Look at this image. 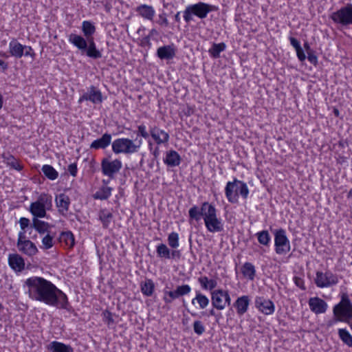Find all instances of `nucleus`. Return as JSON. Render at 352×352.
<instances>
[{"label":"nucleus","mask_w":352,"mask_h":352,"mask_svg":"<svg viewBox=\"0 0 352 352\" xmlns=\"http://www.w3.org/2000/svg\"><path fill=\"white\" fill-rule=\"evenodd\" d=\"M24 286L32 300L67 309L69 301L67 295L51 281L43 277L32 276L25 280Z\"/></svg>","instance_id":"1"},{"label":"nucleus","mask_w":352,"mask_h":352,"mask_svg":"<svg viewBox=\"0 0 352 352\" xmlns=\"http://www.w3.org/2000/svg\"><path fill=\"white\" fill-rule=\"evenodd\" d=\"M81 30L84 36L72 33L68 36L69 42L82 54H85L89 58L93 59L102 58V53L97 49L93 36L96 31L94 23L90 21H83Z\"/></svg>","instance_id":"2"},{"label":"nucleus","mask_w":352,"mask_h":352,"mask_svg":"<svg viewBox=\"0 0 352 352\" xmlns=\"http://www.w3.org/2000/svg\"><path fill=\"white\" fill-rule=\"evenodd\" d=\"M225 195L231 204H238L239 195L246 199L249 195V189L246 183L234 178L232 182H228L225 187Z\"/></svg>","instance_id":"3"},{"label":"nucleus","mask_w":352,"mask_h":352,"mask_svg":"<svg viewBox=\"0 0 352 352\" xmlns=\"http://www.w3.org/2000/svg\"><path fill=\"white\" fill-rule=\"evenodd\" d=\"M217 7L204 2H198L197 3L190 5L186 7L184 12V19L186 22H189L192 19V16H197L199 19H204L208 14L212 11H216Z\"/></svg>","instance_id":"4"},{"label":"nucleus","mask_w":352,"mask_h":352,"mask_svg":"<svg viewBox=\"0 0 352 352\" xmlns=\"http://www.w3.org/2000/svg\"><path fill=\"white\" fill-rule=\"evenodd\" d=\"M142 144V140H139L138 143H135L129 138H118L112 143V151L116 154H131L138 152Z\"/></svg>","instance_id":"5"},{"label":"nucleus","mask_w":352,"mask_h":352,"mask_svg":"<svg viewBox=\"0 0 352 352\" xmlns=\"http://www.w3.org/2000/svg\"><path fill=\"white\" fill-rule=\"evenodd\" d=\"M217 210L215 206L208 201L202 203L200 208L193 206L188 211L190 218L196 221H199L201 218L204 221L205 219L213 217L217 215Z\"/></svg>","instance_id":"6"},{"label":"nucleus","mask_w":352,"mask_h":352,"mask_svg":"<svg viewBox=\"0 0 352 352\" xmlns=\"http://www.w3.org/2000/svg\"><path fill=\"white\" fill-rule=\"evenodd\" d=\"M340 301L333 308V315L341 318L344 322L349 323L352 319V302L347 293H342Z\"/></svg>","instance_id":"7"},{"label":"nucleus","mask_w":352,"mask_h":352,"mask_svg":"<svg viewBox=\"0 0 352 352\" xmlns=\"http://www.w3.org/2000/svg\"><path fill=\"white\" fill-rule=\"evenodd\" d=\"M330 18L334 23L342 26L352 25V4L347 3L345 6L333 12Z\"/></svg>","instance_id":"8"},{"label":"nucleus","mask_w":352,"mask_h":352,"mask_svg":"<svg viewBox=\"0 0 352 352\" xmlns=\"http://www.w3.org/2000/svg\"><path fill=\"white\" fill-rule=\"evenodd\" d=\"M47 205H52V199L45 195H41L36 201L32 202L30 206V212L33 215V218L47 217Z\"/></svg>","instance_id":"9"},{"label":"nucleus","mask_w":352,"mask_h":352,"mask_svg":"<svg viewBox=\"0 0 352 352\" xmlns=\"http://www.w3.org/2000/svg\"><path fill=\"white\" fill-rule=\"evenodd\" d=\"M210 294L213 308H216L217 310H223L231 305V298L228 291L218 289L211 292Z\"/></svg>","instance_id":"10"},{"label":"nucleus","mask_w":352,"mask_h":352,"mask_svg":"<svg viewBox=\"0 0 352 352\" xmlns=\"http://www.w3.org/2000/svg\"><path fill=\"white\" fill-rule=\"evenodd\" d=\"M274 234L276 253L281 255L289 252L290 251V242L287 236L286 231L280 228L275 230Z\"/></svg>","instance_id":"11"},{"label":"nucleus","mask_w":352,"mask_h":352,"mask_svg":"<svg viewBox=\"0 0 352 352\" xmlns=\"http://www.w3.org/2000/svg\"><path fill=\"white\" fill-rule=\"evenodd\" d=\"M122 167L120 160H111L110 157H104L101 161V170L104 175L109 179H113Z\"/></svg>","instance_id":"12"},{"label":"nucleus","mask_w":352,"mask_h":352,"mask_svg":"<svg viewBox=\"0 0 352 352\" xmlns=\"http://www.w3.org/2000/svg\"><path fill=\"white\" fill-rule=\"evenodd\" d=\"M314 281L318 287L324 288L336 285L339 280L336 274L328 270L325 272H317Z\"/></svg>","instance_id":"13"},{"label":"nucleus","mask_w":352,"mask_h":352,"mask_svg":"<svg viewBox=\"0 0 352 352\" xmlns=\"http://www.w3.org/2000/svg\"><path fill=\"white\" fill-rule=\"evenodd\" d=\"M84 100L90 101L94 104H99L103 100L102 94L97 87L91 85L87 89V91L80 97L78 102L81 103Z\"/></svg>","instance_id":"14"},{"label":"nucleus","mask_w":352,"mask_h":352,"mask_svg":"<svg viewBox=\"0 0 352 352\" xmlns=\"http://www.w3.org/2000/svg\"><path fill=\"white\" fill-rule=\"evenodd\" d=\"M255 306L265 315H271L275 310L274 302L263 296H258L256 298Z\"/></svg>","instance_id":"15"},{"label":"nucleus","mask_w":352,"mask_h":352,"mask_svg":"<svg viewBox=\"0 0 352 352\" xmlns=\"http://www.w3.org/2000/svg\"><path fill=\"white\" fill-rule=\"evenodd\" d=\"M310 310L316 314H324L328 308L327 303L319 297H312L308 301Z\"/></svg>","instance_id":"16"},{"label":"nucleus","mask_w":352,"mask_h":352,"mask_svg":"<svg viewBox=\"0 0 352 352\" xmlns=\"http://www.w3.org/2000/svg\"><path fill=\"white\" fill-rule=\"evenodd\" d=\"M55 203L58 212L63 216H66L71 203L69 196L65 193H60L56 196Z\"/></svg>","instance_id":"17"},{"label":"nucleus","mask_w":352,"mask_h":352,"mask_svg":"<svg viewBox=\"0 0 352 352\" xmlns=\"http://www.w3.org/2000/svg\"><path fill=\"white\" fill-rule=\"evenodd\" d=\"M206 229L210 232H220L223 230V224L217 215L204 220Z\"/></svg>","instance_id":"18"},{"label":"nucleus","mask_w":352,"mask_h":352,"mask_svg":"<svg viewBox=\"0 0 352 352\" xmlns=\"http://www.w3.org/2000/svg\"><path fill=\"white\" fill-rule=\"evenodd\" d=\"M250 302V297L245 295L240 296L236 300L233 306L235 307L238 316H241L247 312Z\"/></svg>","instance_id":"19"},{"label":"nucleus","mask_w":352,"mask_h":352,"mask_svg":"<svg viewBox=\"0 0 352 352\" xmlns=\"http://www.w3.org/2000/svg\"><path fill=\"white\" fill-rule=\"evenodd\" d=\"M20 252L28 256H33L38 252V248L36 245L30 240L24 241L17 246Z\"/></svg>","instance_id":"20"},{"label":"nucleus","mask_w":352,"mask_h":352,"mask_svg":"<svg viewBox=\"0 0 352 352\" xmlns=\"http://www.w3.org/2000/svg\"><path fill=\"white\" fill-rule=\"evenodd\" d=\"M8 263L10 267L16 272H21L25 267L24 259L17 254L9 255Z\"/></svg>","instance_id":"21"},{"label":"nucleus","mask_w":352,"mask_h":352,"mask_svg":"<svg viewBox=\"0 0 352 352\" xmlns=\"http://www.w3.org/2000/svg\"><path fill=\"white\" fill-rule=\"evenodd\" d=\"M111 142V135L109 133H104L100 138L95 140L90 145L91 149H100L106 148Z\"/></svg>","instance_id":"22"},{"label":"nucleus","mask_w":352,"mask_h":352,"mask_svg":"<svg viewBox=\"0 0 352 352\" xmlns=\"http://www.w3.org/2000/svg\"><path fill=\"white\" fill-rule=\"evenodd\" d=\"M157 56L162 60L173 59L175 55V50L173 45H164L157 50Z\"/></svg>","instance_id":"23"},{"label":"nucleus","mask_w":352,"mask_h":352,"mask_svg":"<svg viewBox=\"0 0 352 352\" xmlns=\"http://www.w3.org/2000/svg\"><path fill=\"white\" fill-rule=\"evenodd\" d=\"M150 133L152 138L157 144L166 142L169 138V135L166 132L157 127L151 128Z\"/></svg>","instance_id":"24"},{"label":"nucleus","mask_w":352,"mask_h":352,"mask_svg":"<svg viewBox=\"0 0 352 352\" xmlns=\"http://www.w3.org/2000/svg\"><path fill=\"white\" fill-rule=\"evenodd\" d=\"M46 348L50 352H74L70 345L58 341L51 342Z\"/></svg>","instance_id":"25"},{"label":"nucleus","mask_w":352,"mask_h":352,"mask_svg":"<svg viewBox=\"0 0 352 352\" xmlns=\"http://www.w3.org/2000/svg\"><path fill=\"white\" fill-rule=\"evenodd\" d=\"M24 46L16 39H13L9 43V52L11 56L20 58L23 56Z\"/></svg>","instance_id":"26"},{"label":"nucleus","mask_w":352,"mask_h":352,"mask_svg":"<svg viewBox=\"0 0 352 352\" xmlns=\"http://www.w3.org/2000/svg\"><path fill=\"white\" fill-rule=\"evenodd\" d=\"M30 227L35 229L40 234H45L47 232H50L49 231L51 227L50 225L47 222L39 220L36 218L32 219V223Z\"/></svg>","instance_id":"27"},{"label":"nucleus","mask_w":352,"mask_h":352,"mask_svg":"<svg viewBox=\"0 0 352 352\" xmlns=\"http://www.w3.org/2000/svg\"><path fill=\"white\" fill-rule=\"evenodd\" d=\"M136 12L143 18L153 20L155 15V10L151 6L146 4L140 5L136 8Z\"/></svg>","instance_id":"28"},{"label":"nucleus","mask_w":352,"mask_h":352,"mask_svg":"<svg viewBox=\"0 0 352 352\" xmlns=\"http://www.w3.org/2000/svg\"><path fill=\"white\" fill-rule=\"evenodd\" d=\"M196 296L192 299V304L195 305L196 303L198 305V307L200 309H206L210 302L209 298L203 294L200 291H196Z\"/></svg>","instance_id":"29"},{"label":"nucleus","mask_w":352,"mask_h":352,"mask_svg":"<svg viewBox=\"0 0 352 352\" xmlns=\"http://www.w3.org/2000/svg\"><path fill=\"white\" fill-rule=\"evenodd\" d=\"M243 276L250 280H253L256 276L255 266L250 262H245L241 268Z\"/></svg>","instance_id":"30"},{"label":"nucleus","mask_w":352,"mask_h":352,"mask_svg":"<svg viewBox=\"0 0 352 352\" xmlns=\"http://www.w3.org/2000/svg\"><path fill=\"white\" fill-rule=\"evenodd\" d=\"M98 217L102 224V228L107 229L109 228L113 215L108 209L104 208L99 211Z\"/></svg>","instance_id":"31"},{"label":"nucleus","mask_w":352,"mask_h":352,"mask_svg":"<svg viewBox=\"0 0 352 352\" xmlns=\"http://www.w3.org/2000/svg\"><path fill=\"white\" fill-rule=\"evenodd\" d=\"M198 282L203 289L210 290V292L214 290L217 285V282L215 279H209L206 276L198 278Z\"/></svg>","instance_id":"32"},{"label":"nucleus","mask_w":352,"mask_h":352,"mask_svg":"<svg viewBox=\"0 0 352 352\" xmlns=\"http://www.w3.org/2000/svg\"><path fill=\"white\" fill-rule=\"evenodd\" d=\"M157 256L160 258L165 259H170L175 256V251L173 250L171 252L169 248L163 243L160 244L157 247L156 250Z\"/></svg>","instance_id":"33"},{"label":"nucleus","mask_w":352,"mask_h":352,"mask_svg":"<svg viewBox=\"0 0 352 352\" xmlns=\"http://www.w3.org/2000/svg\"><path fill=\"white\" fill-rule=\"evenodd\" d=\"M2 158L3 159V162L12 168L17 170H21L22 169V166L19 164L18 160L13 155L8 153H3L2 155Z\"/></svg>","instance_id":"34"},{"label":"nucleus","mask_w":352,"mask_h":352,"mask_svg":"<svg viewBox=\"0 0 352 352\" xmlns=\"http://www.w3.org/2000/svg\"><path fill=\"white\" fill-rule=\"evenodd\" d=\"M290 44L294 47V48L296 50V55L298 56V58L300 61H304L306 59L305 54L304 53L303 50L302 49L300 46V43L298 39H296L294 37L290 36L289 38Z\"/></svg>","instance_id":"35"},{"label":"nucleus","mask_w":352,"mask_h":352,"mask_svg":"<svg viewBox=\"0 0 352 352\" xmlns=\"http://www.w3.org/2000/svg\"><path fill=\"white\" fill-rule=\"evenodd\" d=\"M54 236L55 233L52 234L51 232H47L42 239V245L40 248L43 250H49L52 248L54 243Z\"/></svg>","instance_id":"36"},{"label":"nucleus","mask_w":352,"mask_h":352,"mask_svg":"<svg viewBox=\"0 0 352 352\" xmlns=\"http://www.w3.org/2000/svg\"><path fill=\"white\" fill-rule=\"evenodd\" d=\"M59 240L61 243H65L70 248L75 244L74 236L70 231L61 232Z\"/></svg>","instance_id":"37"},{"label":"nucleus","mask_w":352,"mask_h":352,"mask_svg":"<svg viewBox=\"0 0 352 352\" xmlns=\"http://www.w3.org/2000/svg\"><path fill=\"white\" fill-rule=\"evenodd\" d=\"M112 188L103 186L94 194V198L100 200L107 199L111 195Z\"/></svg>","instance_id":"38"},{"label":"nucleus","mask_w":352,"mask_h":352,"mask_svg":"<svg viewBox=\"0 0 352 352\" xmlns=\"http://www.w3.org/2000/svg\"><path fill=\"white\" fill-rule=\"evenodd\" d=\"M226 45L224 43H213L208 52L212 58H217L220 56V53L226 50Z\"/></svg>","instance_id":"39"},{"label":"nucleus","mask_w":352,"mask_h":352,"mask_svg":"<svg viewBox=\"0 0 352 352\" xmlns=\"http://www.w3.org/2000/svg\"><path fill=\"white\" fill-rule=\"evenodd\" d=\"M142 294L146 296H151L154 291L155 285L152 280L146 279L140 285Z\"/></svg>","instance_id":"40"},{"label":"nucleus","mask_w":352,"mask_h":352,"mask_svg":"<svg viewBox=\"0 0 352 352\" xmlns=\"http://www.w3.org/2000/svg\"><path fill=\"white\" fill-rule=\"evenodd\" d=\"M338 336L344 344L349 347H352V336L346 329H339Z\"/></svg>","instance_id":"41"},{"label":"nucleus","mask_w":352,"mask_h":352,"mask_svg":"<svg viewBox=\"0 0 352 352\" xmlns=\"http://www.w3.org/2000/svg\"><path fill=\"white\" fill-rule=\"evenodd\" d=\"M41 170L45 176L50 180H54L58 177V173L51 165H43Z\"/></svg>","instance_id":"42"},{"label":"nucleus","mask_w":352,"mask_h":352,"mask_svg":"<svg viewBox=\"0 0 352 352\" xmlns=\"http://www.w3.org/2000/svg\"><path fill=\"white\" fill-rule=\"evenodd\" d=\"M256 235L257 236L258 241L260 244L265 246L269 245L271 241V236L267 230H262L261 232H258L256 233Z\"/></svg>","instance_id":"43"},{"label":"nucleus","mask_w":352,"mask_h":352,"mask_svg":"<svg viewBox=\"0 0 352 352\" xmlns=\"http://www.w3.org/2000/svg\"><path fill=\"white\" fill-rule=\"evenodd\" d=\"M164 161L168 166H175L176 165V151H170L169 153H167Z\"/></svg>","instance_id":"44"},{"label":"nucleus","mask_w":352,"mask_h":352,"mask_svg":"<svg viewBox=\"0 0 352 352\" xmlns=\"http://www.w3.org/2000/svg\"><path fill=\"white\" fill-rule=\"evenodd\" d=\"M192 327L194 332L198 336H201L205 332V327L201 320H195Z\"/></svg>","instance_id":"45"},{"label":"nucleus","mask_w":352,"mask_h":352,"mask_svg":"<svg viewBox=\"0 0 352 352\" xmlns=\"http://www.w3.org/2000/svg\"><path fill=\"white\" fill-rule=\"evenodd\" d=\"M103 321L108 326H111L115 324V321L113 317V314L108 310H105L102 312Z\"/></svg>","instance_id":"46"},{"label":"nucleus","mask_w":352,"mask_h":352,"mask_svg":"<svg viewBox=\"0 0 352 352\" xmlns=\"http://www.w3.org/2000/svg\"><path fill=\"white\" fill-rule=\"evenodd\" d=\"M176 298V290H169L166 287L164 290V300L166 302H172Z\"/></svg>","instance_id":"47"},{"label":"nucleus","mask_w":352,"mask_h":352,"mask_svg":"<svg viewBox=\"0 0 352 352\" xmlns=\"http://www.w3.org/2000/svg\"><path fill=\"white\" fill-rule=\"evenodd\" d=\"M137 135H140L141 137L147 139L149 138V133L146 131V127L144 124H140L138 126V132Z\"/></svg>","instance_id":"48"},{"label":"nucleus","mask_w":352,"mask_h":352,"mask_svg":"<svg viewBox=\"0 0 352 352\" xmlns=\"http://www.w3.org/2000/svg\"><path fill=\"white\" fill-rule=\"evenodd\" d=\"M190 290L191 288L188 285L177 286V296L188 294L190 293Z\"/></svg>","instance_id":"49"},{"label":"nucleus","mask_w":352,"mask_h":352,"mask_svg":"<svg viewBox=\"0 0 352 352\" xmlns=\"http://www.w3.org/2000/svg\"><path fill=\"white\" fill-rule=\"evenodd\" d=\"M338 322H344V320L337 315H333V317L327 321V328L329 329L336 324Z\"/></svg>","instance_id":"50"},{"label":"nucleus","mask_w":352,"mask_h":352,"mask_svg":"<svg viewBox=\"0 0 352 352\" xmlns=\"http://www.w3.org/2000/svg\"><path fill=\"white\" fill-rule=\"evenodd\" d=\"M294 281L295 285L298 287H299L302 290H305L306 289V287L305 286L304 280L302 278L298 277V276H294Z\"/></svg>","instance_id":"51"},{"label":"nucleus","mask_w":352,"mask_h":352,"mask_svg":"<svg viewBox=\"0 0 352 352\" xmlns=\"http://www.w3.org/2000/svg\"><path fill=\"white\" fill-rule=\"evenodd\" d=\"M23 55L25 56H30L33 59L34 58L36 54L30 46L25 45L24 46V51H23Z\"/></svg>","instance_id":"52"},{"label":"nucleus","mask_w":352,"mask_h":352,"mask_svg":"<svg viewBox=\"0 0 352 352\" xmlns=\"http://www.w3.org/2000/svg\"><path fill=\"white\" fill-rule=\"evenodd\" d=\"M307 59L311 64H313L315 66L318 64V57L314 54V51L310 52L307 54Z\"/></svg>","instance_id":"53"},{"label":"nucleus","mask_w":352,"mask_h":352,"mask_svg":"<svg viewBox=\"0 0 352 352\" xmlns=\"http://www.w3.org/2000/svg\"><path fill=\"white\" fill-rule=\"evenodd\" d=\"M70 175L73 177H76L78 172L77 165L76 163L71 164L68 166L67 168Z\"/></svg>","instance_id":"54"},{"label":"nucleus","mask_w":352,"mask_h":352,"mask_svg":"<svg viewBox=\"0 0 352 352\" xmlns=\"http://www.w3.org/2000/svg\"><path fill=\"white\" fill-rule=\"evenodd\" d=\"M19 224L21 230H25V229L30 225V220L28 218L21 217L19 219Z\"/></svg>","instance_id":"55"},{"label":"nucleus","mask_w":352,"mask_h":352,"mask_svg":"<svg viewBox=\"0 0 352 352\" xmlns=\"http://www.w3.org/2000/svg\"><path fill=\"white\" fill-rule=\"evenodd\" d=\"M0 56L3 57H8L6 54L4 52L0 53ZM8 64L4 60L0 59V69H1L3 72H5L8 69Z\"/></svg>","instance_id":"56"},{"label":"nucleus","mask_w":352,"mask_h":352,"mask_svg":"<svg viewBox=\"0 0 352 352\" xmlns=\"http://www.w3.org/2000/svg\"><path fill=\"white\" fill-rule=\"evenodd\" d=\"M169 245L172 248L176 247V233L172 232L168 236Z\"/></svg>","instance_id":"57"},{"label":"nucleus","mask_w":352,"mask_h":352,"mask_svg":"<svg viewBox=\"0 0 352 352\" xmlns=\"http://www.w3.org/2000/svg\"><path fill=\"white\" fill-rule=\"evenodd\" d=\"M27 240L28 239H26L25 231L23 230V231L19 232V236H18V239H17V244H16L17 246L19 245V243H23L24 241H27Z\"/></svg>","instance_id":"58"},{"label":"nucleus","mask_w":352,"mask_h":352,"mask_svg":"<svg viewBox=\"0 0 352 352\" xmlns=\"http://www.w3.org/2000/svg\"><path fill=\"white\" fill-rule=\"evenodd\" d=\"M142 45H144V46L145 45H148V46L151 45L150 35H148L142 39Z\"/></svg>","instance_id":"59"},{"label":"nucleus","mask_w":352,"mask_h":352,"mask_svg":"<svg viewBox=\"0 0 352 352\" xmlns=\"http://www.w3.org/2000/svg\"><path fill=\"white\" fill-rule=\"evenodd\" d=\"M166 14L165 13L160 16V23L161 25H168V20L164 16Z\"/></svg>","instance_id":"60"},{"label":"nucleus","mask_w":352,"mask_h":352,"mask_svg":"<svg viewBox=\"0 0 352 352\" xmlns=\"http://www.w3.org/2000/svg\"><path fill=\"white\" fill-rule=\"evenodd\" d=\"M304 47H305V50L307 51V54L310 52H313V50L311 49L309 44L307 42H305L304 43Z\"/></svg>","instance_id":"61"},{"label":"nucleus","mask_w":352,"mask_h":352,"mask_svg":"<svg viewBox=\"0 0 352 352\" xmlns=\"http://www.w3.org/2000/svg\"><path fill=\"white\" fill-rule=\"evenodd\" d=\"M215 308H212L209 312H208V316H216V314H217V312L215 311L214 310Z\"/></svg>","instance_id":"62"},{"label":"nucleus","mask_w":352,"mask_h":352,"mask_svg":"<svg viewBox=\"0 0 352 352\" xmlns=\"http://www.w3.org/2000/svg\"><path fill=\"white\" fill-rule=\"evenodd\" d=\"M333 113L336 117L340 116V111L337 108H334L333 110Z\"/></svg>","instance_id":"63"},{"label":"nucleus","mask_w":352,"mask_h":352,"mask_svg":"<svg viewBox=\"0 0 352 352\" xmlns=\"http://www.w3.org/2000/svg\"><path fill=\"white\" fill-rule=\"evenodd\" d=\"M214 318L216 319V322H219V319L222 318V315L221 313H217L216 316H214Z\"/></svg>","instance_id":"64"}]
</instances>
